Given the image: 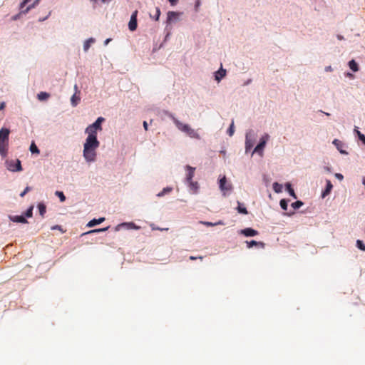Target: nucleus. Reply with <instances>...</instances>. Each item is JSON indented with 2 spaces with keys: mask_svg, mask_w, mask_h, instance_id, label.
<instances>
[{
  "mask_svg": "<svg viewBox=\"0 0 365 365\" xmlns=\"http://www.w3.org/2000/svg\"><path fill=\"white\" fill-rule=\"evenodd\" d=\"M225 75H226V70L223 69L221 67L220 69L215 73V80L219 82L221 81V79L222 78L225 77Z\"/></svg>",
  "mask_w": 365,
  "mask_h": 365,
  "instance_id": "14",
  "label": "nucleus"
},
{
  "mask_svg": "<svg viewBox=\"0 0 365 365\" xmlns=\"http://www.w3.org/2000/svg\"><path fill=\"white\" fill-rule=\"evenodd\" d=\"M94 41H95V39L93 38H90L88 40H86L83 43L84 51L86 52L89 49L91 43H94Z\"/></svg>",
  "mask_w": 365,
  "mask_h": 365,
  "instance_id": "19",
  "label": "nucleus"
},
{
  "mask_svg": "<svg viewBox=\"0 0 365 365\" xmlns=\"http://www.w3.org/2000/svg\"><path fill=\"white\" fill-rule=\"evenodd\" d=\"M177 16H178V13H176L175 11H168L167 21L169 23L173 20V19H175Z\"/></svg>",
  "mask_w": 365,
  "mask_h": 365,
  "instance_id": "26",
  "label": "nucleus"
},
{
  "mask_svg": "<svg viewBox=\"0 0 365 365\" xmlns=\"http://www.w3.org/2000/svg\"><path fill=\"white\" fill-rule=\"evenodd\" d=\"M32 0H24L20 4V14H26L31 9L34 8L39 2L40 0H35L32 4H30Z\"/></svg>",
  "mask_w": 365,
  "mask_h": 365,
  "instance_id": "4",
  "label": "nucleus"
},
{
  "mask_svg": "<svg viewBox=\"0 0 365 365\" xmlns=\"http://www.w3.org/2000/svg\"><path fill=\"white\" fill-rule=\"evenodd\" d=\"M108 229V227H105V228H101V229H95V230H90V231L84 233L83 235H88V234H92V233L104 232V231H106Z\"/></svg>",
  "mask_w": 365,
  "mask_h": 365,
  "instance_id": "28",
  "label": "nucleus"
},
{
  "mask_svg": "<svg viewBox=\"0 0 365 365\" xmlns=\"http://www.w3.org/2000/svg\"><path fill=\"white\" fill-rule=\"evenodd\" d=\"M219 184L220 188L223 192L224 195L226 194V192L230 191L232 190V185L227 183V180L225 176L220 180Z\"/></svg>",
  "mask_w": 365,
  "mask_h": 365,
  "instance_id": "8",
  "label": "nucleus"
},
{
  "mask_svg": "<svg viewBox=\"0 0 365 365\" xmlns=\"http://www.w3.org/2000/svg\"><path fill=\"white\" fill-rule=\"evenodd\" d=\"M56 195L59 197L61 202H64L66 200V197L63 192L56 191Z\"/></svg>",
  "mask_w": 365,
  "mask_h": 365,
  "instance_id": "35",
  "label": "nucleus"
},
{
  "mask_svg": "<svg viewBox=\"0 0 365 365\" xmlns=\"http://www.w3.org/2000/svg\"><path fill=\"white\" fill-rule=\"evenodd\" d=\"M252 145L251 143H250L248 138H247V136L246 137V149H248L250 148V147H252Z\"/></svg>",
  "mask_w": 365,
  "mask_h": 365,
  "instance_id": "40",
  "label": "nucleus"
},
{
  "mask_svg": "<svg viewBox=\"0 0 365 365\" xmlns=\"http://www.w3.org/2000/svg\"><path fill=\"white\" fill-rule=\"evenodd\" d=\"M234 132H235V130H234V123L232 121L231 125H230V128L227 130V133H228V135L230 136H232L233 135Z\"/></svg>",
  "mask_w": 365,
  "mask_h": 365,
  "instance_id": "36",
  "label": "nucleus"
},
{
  "mask_svg": "<svg viewBox=\"0 0 365 365\" xmlns=\"http://www.w3.org/2000/svg\"><path fill=\"white\" fill-rule=\"evenodd\" d=\"M75 93L71 98V103L73 107H76L81 101L80 91L78 90V86H74Z\"/></svg>",
  "mask_w": 365,
  "mask_h": 365,
  "instance_id": "7",
  "label": "nucleus"
},
{
  "mask_svg": "<svg viewBox=\"0 0 365 365\" xmlns=\"http://www.w3.org/2000/svg\"><path fill=\"white\" fill-rule=\"evenodd\" d=\"M33 215V206H31L26 212L25 216L27 217H31Z\"/></svg>",
  "mask_w": 365,
  "mask_h": 365,
  "instance_id": "37",
  "label": "nucleus"
},
{
  "mask_svg": "<svg viewBox=\"0 0 365 365\" xmlns=\"http://www.w3.org/2000/svg\"><path fill=\"white\" fill-rule=\"evenodd\" d=\"M152 230H168V228H165V229H160V228H155L154 227H152Z\"/></svg>",
  "mask_w": 365,
  "mask_h": 365,
  "instance_id": "49",
  "label": "nucleus"
},
{
  "mask_svg": "<svg viewBox=\"0 0 365 365\" xmlns=\"http://www.w3.org/2000/svg\"><path fill=\"white\" fill-rule=\"evenodd\" d=\"M205 224L207 226H213V225H224V223L221 221H219L217 223H212V222H205Z\"/></svg>",
  "mask_w": 365,
  "mask_h": 365,
  "instance_id": "39",
  "label": "nucleus"
},
{
  "mask_svg": "<svg viewBox=\"0 0 365 365\" xmlns=\"http://www.w3.org/2000/svg\"><path fill=\"white\" fill-rule=\"evenodd\" d=\"M30 151L31 152V153H36V154H38L40 152L39 149L37 148V146L36 145V144L34 142L30 145Z\"/></svg>",
  "mask_w": 365,
  "mask_h": 365,
  "instance_id": "29",
  "label": "nucleus"
},
{
  "mask_svg": "<svg viewBox=\"0 0 365 365\" xmlns=\"http://www.w3.org/2000/svg\"><path fill=\"white\" fill-rule=\"evenodd\" d=\"M238 206L237 207L239 213L247 215L248 213L246 207H243L240 202H237Z\"/></svg>",
  "mask_w": 365,
  "mask_h": 365,
  "instance_id": "25",
  "label": "nucleus"
},
{
  "mask_svg": "<svg viewBox=\"0 0 365 365\" xmlns=\"http://www.w3.org/2000/svg\"><path fill=\"white\" fill-rule=\"evenodd\" d=\"M303 204L304 203L302 201L297 200L293 202L291 205L294 210H297L299 209L301 206H302Z\"/></svg>",
  "mask_w": 365,
  "mask_h": 365,
  "instance_id": "33",
  "label": "nucleus"
},
{
  "mask_svg": "<svg viewBox=\"0 0 365 365\" xmlns=\"http://www.w3.org/2000/svg\"><path fill=\"white\" fill-rule=\"evenodd\" d=\"M327 115H329V113H324Z\"/></svg>",
  "mask_w": 365,
  "mask_h": 365,
  "instance_id": "58",
  "label": "nucleus"
},
{
  "mask_svg": "<svg viewBox=\"0 0 365 365\" xmlns=\"http://www.w3.org/2000/svg\"><path fill=\"white\" fill-rule=\"evenodd\" d=\"M105 220V218L104 217H101V218H98V219H93L92 220H91L88 224H87V226L89 227H94L97 225H99L101 224V222H103V221Z\"/></svg>",
  "mask_w": 365,
  "mask_h": 365,
  "instance_id": "17",
  "label": "nucleus"
},
{
  "mask_svg": "<svg viewBox=\"0 0 365 365\" xmlns=\"http://www.w3.org/2000/svg\"><path fill=\"white\" fill-rule=\"evenodd\" d=\"M11 220L16 222H20V223H26L27 222V220L25 218V217L22 216V215L14 216V217H11Z\"/></svg>",
  "mask_w": 365,
  "mask_h": 365,
  "instance_id": "21",
  "label": "nucleus"
},
{
  "mask_svg": "<svg viewBox=\"0 0 365 365\" xmlns=\"http://www.w3.org/2000/svg\"><path fill=\"white\" fill-rule=\"evenodd\" d=\"M38 210H39V214L41 215V216L42 217H43L44 214L46 213V205L43 203L40 202L38 205Z\"/></svg>",
  "mask_w": 365,
  "mask_h": 365,
  "instance_id": "22",
  "label": "nucleus"
},
{
  "mask_svg": "<svg viewBox=\"0 0 365 365\" xmlns=\"http://www.w3.org/2000/svg\"><path fill=\"white\" fill-rule=\"evenodd\" d=\"M325 71H331V66H327L325 68Z\"/></svg>",
  "mask_w": 365,
  "mask_h": 365,
  "instance_id": "51",
  "label": "nucleus"
},
{
  "mask_svg": "<svg viewBox=\"0 0 365 365\" xmlns=\"http://www.w3.org/2000/svg\"><path fill=\"white\" fill-rule=\"evenodd\" d=\"M143 127H144V128H145V130H148V123H147V122H146V121H144V122H143Z\"/></svg>",
  "mask_w": 365,
  "mask_h": 365,
  "instance_id": "48",
  "label": "nucleus"
},
{
  "mask_svg": "<svg viewBox=\"0 0 365 365\" xmlns=\"http://www.w3.org/2000/svg\"><path fill=\"white\" fill-rule=\"evenodd\" d=\"M100 142L97 138H86L83 145V155L88 162H94L96 159V149L99 147Z\"/></svg>",
  "mask_w": 365,
  "mask_h": 365,
  "instance_id": "1",
  "label": "nucleus"
},
{
  "mask_svg": "<svg viewBox=\"0 0 365 365\" xmlns=\"http://www.w3.org/2000/svg\"><path fill=\"white\" fill-rule=\"evenodd\" d=\"M202 258H203V257H201V256L198 257V259H202ZM197 259V257H194V256H190V260H195V259Z\"/></svg>",
  "mask_w": 365,
  "mask_h": 365,
  "instance_id": "46",
  "label": "nucleus"
},
{
  "mask_svg": "<svg viewBox=\"0 0 365 365\" xmlns=\"http://www.w3.org/2000/svg\"><path fill=\"white\" fill-rule=\"evenodd\" d=\"M340 153H345V152H344V151H343L342 150H340Z\"/></svg>",
  "mask_w": 365,
  "mask_h": 365,
  "instance_id": "57",
  "label": "nucleus"
},
{
  "mask_svg": "<svg viewBox=\"0 0 365 365\" xmlns=\"http://www.w3.org/2000/svg\"><path fill=\"white\" fill-rule=\"evenodd\" d=\"M286 189H287V190L288 191V192L289 193V195L291 196H292L295 199L297 198V195H296V194L294 192V189L292 187V185H291L290 183H287L286 184Z\"/></svg>",
  "mask_w": 365,
  "mask_h": 365,
  "instance_id": "23",
  "label": "nucleus"
},
{
  "mask_svg": "<svg viewBox=\"0 0 365 365\" xmlns=\"http://www.w3.org/2000/svg\"><path fill=\"white\" fill-rule=\"evenodd\" d=\"M6 168L12 172L21 171L22 170L19 160H8L6 161Z\"/></svg>",
  "mask_w": 365,
  "mask_h": 365,
  "instance_id": "5",
  "label": "nucleus"
},
{
  "mask_svg": "<svg viewBox=\"0 0 365 365\" xmlns=\"http://www.w3.org/2000/svg\"><path fill=\"white\" fill-rule=\"evenodd\" d=\"M111 0H101L103 4H108Z\"/></svg>",
  "mask_w": 365,
  "mask_h": 365,
  "instance_id": "52",
  "label": "nucleus"
},
{
  "mask_svg": "<svg viewBox=\"0 0 365 365\" xmlns=\"http://www.w3.org/2000/svg\"><path fill=\"white\" fill-rule=\"evenodd\" d=\"M333 143H334V145H336V147H337V148H338V149H339V144H341V142H340L339 140L335 139V140L333 141Z\"/></svg>",
  "mask_w": 365,
  "mask_h": 365,
  "instance_id": "43",
  "label": "nucleus"
},
{
  "mask_svg": "<svg viewBox=\"0 0 365 365\" xmlns=\"http://www.w3.org/2000/svg\"><path fill=\"white\" fill-rule=\"evenodd\" d=\"M335 177L340 180H342L344 179V176L341 173H336Z\"/></svg>",
  "mask_w": 365,
  "mask_h": 365,
  "instance_id": "41",
  "label": "nucleus"
},
{
  "mask_svg": "<svg viewBox=\"0 0 365 365\" xmlns=\"http://www.w3.org/2000/svg\"><path fill=\"white\" fill-rule=\"evenodd\" d=\"M5 106H6V103H5V102H1V103H0V110H4V109L5 108Z\"/></svg>",
  "mask_w": 365,
  "mask_h": 365,
  "instance_id": "45",
  "label": "nucleus"
},
{
  "mask_svg": "<svg viewBox=\"0 0 365 365\" xmlns=\"http://www.w3.org/2000/svg\"><path fill=\"white\" fill-rule=\"evenodd\" d=\"M168 115L173 120L176 127L182 132L186 133L192 138L200 139V135L196 130L192 129L188 124H184L178 120L172 113H168Z\"/></svg>",
  "mask_w": 365,
  "mask_h": 365,
  "instance_id": "2",
  "label": "nucleus"
},
{
  "mask_svg": "<svg viewBox=\"0 0 365 365\" xmlns=\"http://www.w3.org/2000/svg\"><path fill=\"white\" fill-rule=\"evenodd\" d=\"M246 243L247 245V247L248 248H251L253 246H259L262 248L264 247V243L262 242H257L255 240H252V241H246Z\"/></svg>",
  "mask_w": 365,
  "mask_h": 365,
  "instance_id": "16",
  "label": "nucleus"
},
{
  "mask_svg": "<svg viewBox=\"0 0 365 365\" xmlns=\"http://www.w3.org/2000/svg\"><path fill=\"white\" fill-rule=\"evenodd\" d=\"M50 97V94L46 92H40L37 95V98L39 101H46Z\"/></svg>",
  "mask_w": 365,
  "mask_h": 365,
  "instance_id": "20",
  "label": "nucleus"
},
{
  "mask_svg": "<svg viewBox=\"0 0 365 365\" xmlns=\"http://www.w3.org/2000/svg\"><path fill=\"white\" fill-rule=\"evenodd\" d=\"M279 205L282 210H287L288 203L286 200H284V199L281 200L279 202Z\"/></svg>",
  "mask_w": 365,
  "mask_h": 365,
  "instance_id": "31",
  "label": "nucleus"
},
{
  "mask_svg": "<svg viewBox=\"0 0 365 365\" xmlns=\"http://www.w3.org/2000/svg\"><path fill=\"white\" fill-rule=\"evenodd\" d=\"M51 230H61L62 232H63V230H62V228H61V227L60 225H55V226H53V227H51Z\"/></svg>",
  "mask_w": 365,
  "mask_h": 365,
  "instance_id": "42",
  "label": "nucleus"
},
{
  "mask_svg": "<svg viewBox=\"0 0 365 365\" xmlns=\"http://www.w3.org/2000/svg\"><path fill=\"white\" fill-rule=\"evenodd\" d=\"M269 138V135L268 134H265L264 136H262L260 139V142L259 144L255 147L254 152L257 153L259 155L262 154V150L267 143V141Z\"/></svg>",
  "mask_w": 365,
  "mask_h": 365,
  "instance_id": "6",
  "label": "nucleus"
},
{
  "mask_svg": "<svg viewBox=\"0 0 365 365\" xmlns=\"http://www.w3.org/2000/svg\"><path fill=\"white\" fill-rule=\"evenodd\" d=\"M90 1H91V2L93 3V7L95 8L96 7V4L97 3V0H90Z\"/></svg>",
  "mask_w": 365,
  "mask_h": 365,
  "instance_id": "50",
  "label": "nucleus"
},
{
  "mask_svg": "<svg viewBox=\"0 0 365 365\" xmlns=\"http://www.w3.org/2000/svg\"><path fill=\"white\" fill-rule=\"evenodd\" d=\"M99 131L93 128L91 125H89L85 130V133L88 134L87 138H97V132Z\"/></svg>",
  "mask_w": 365,
  "mask_h": 365,
  "instance_id": "11",
  "label": "nucleus"
},
{
  "mask_svg": "<svg viewBox=\"0 0 365 365\" xmlns=\"http://www.w3.org/2000/svg\"><path fill=\"white\" fill-rule=\"evenodd\" d=\"M337 38L339 40H342L344 38V37L342 36H341V35H337Z\"/></svg>",
  "mask_w": 365,
  "mask_h": 365,
  "instance_id": "54",
  "label": "nucleus"
},
{
  "mask_svg": "<svg viewBox=\"0 0 365 365\" xmlns=\"http://www.w3.org/2000/svg\"><path fill=\"white\" fill-rule=\"evenodd\" d=\"M172 6H175L179 0H168Z\"/></svg>",
  "mask_w": 365,
  "mask_h": 365,
  "instance_id": "44",
  "label": "nucleus"
},
{
  "mask_svg": "<svg viewBox=\"0 0 365 365\" xmlns=\"http://www.w3.org/2000/svg\"><path fill=\"white\" fill-rule=\"evenodd\" d=\"M31 190V187L27 186L25 190L20 194L21 197H24L28 192Z\"/></svg>",
  "mask_w": 365,
  "mask_h": 365,
  "instance_id": "38",
  "label": "nucleus"
},
{
  "mask_svg": "<svg viewBox=\"0 0 365 365\" xmlns=\"http://www.w3.org/2000/svg\"><path fill=\"white\" fill-rule=\"evenodd\" d=\"M137 14L138 11L135 10L130 16V19L128 24V28L131 31H135L137 28Z\"/></svg>",
  "mask_w": 365,
  "mask_h": 365,
  "instance_id": "9",
  "label": "nucleus"
},
{
  "mask_svg": "<svg viewBox=\"0 0 365 365\" xmlns=\"http://www.w3.org/2000/svg\"><path fill=\"white\" fill-rule=\"evenodd\" d=\"M199 5H200V2L197 1L196 3V7L199 6Z\"/></svg>",
  "mask_w": 365,
  "mask_h": 365,
  "instance_id": "56",
  "label": "nucleus"
},
{
  "mask_svg": "<svg viewBox=\"0 0 365 365\" xmlns=\"http://www.w3.org/2000/svg\"><path fill=\"white\" fill-rule=\"evenodd\" d=\"M277 186H279V184H278V183H277V182H276V183H274V190H275L277 192H279V190H277Z\"/></svg>",
  "mask_w": 365,
  "mask_h": 365,
  "instance_id": "47",
  "label": "nucleus"
},
{
  "mask_svg": "<svg viewBox=\"0 0 365 365\" xmlns=\"http://www.w3.org/2000/svg\"><path fill=\"white\" fill-rule=\"evenodd\" d=\"M356 247L361 251H365V245L364 244V242L361 240H356Z\"/></svg>",
  "mask_w": 365,
  "mask_h": 365,
  "instance_id": "32",
  "label": "nucleus"
},
{
  "mask_svg": "<svg viewBox=\"0 0 365 365\" xmlns=\"http://www.w3.org/2000/svg\"><path fill=\"white\" fill-rule=\"evenodd\" d=\"M160 14H161V12H160V8L156 7V9H155V15H154V16H152V15L150 14V17H151V18H153V19H154L155 21H158V20H159V18H160Z\"/></svg>",
  "mask_w": 365,
  "mask_h": 365,
  "instance_id": "30",
  "label": "nucleus"
},
{
  "mask_svg": "<svg viewBox=\"0 0 365 365\" xmlns=\"http://www.w3.org/2000/svg\"><path fill=\"white\" fill-rule=\"evenodd\" d=\"M354 130L356 133L359 140H361L365 145V135L362 134L360 131H359L357 129H355Z\"/></svg>",
  "mask_w": 365,
  "mask_h": 365,
  "instance_id": "34",
  "label": "nucleus"
},
{
  "mask_svg": "<svg viewBox=\"0 0 365 365\" xmlns=\"http://www.w3.org/2000/svg\"><path fill=\"white\" fill-rule=\"evenodd\" d=\"M240 233L246 237H253L258 235V231L248 227L240 230Z\"/></svg>",
  "mask_w": 365,
  "mask_h": 365,
  "instance_id": "10",
  "label": "nucleus"
},
{
  "mask_svg": "<svg viewBox=\"0 0 365 365\" xmlns=\"http://www.w3.org/2000/svg\"><path fill=\"white\" fill-rule=\"evenodd\" d=\"M189 187L191 190H192L193 193H196L199 188V185L197 182H193L192 180L187 182Z\"/></svg>",
  "mask_w": 365,
  "mask_h": 365,
  "instance_id": "18",
  "label": "nucleus"
},
{
  "mask_svg": "<svg viewBox=\"0 0 365 365\" xmlns=\"http://www.w3.org/2000/svg\"><path fill=\"white\" fill-rule=\"evenodd\" d=\"M333 187V185L329 180H327V186L325 190L322 192V197H326L327 195H329Z\"/></svg>",
  "mask_w": 365,
  "mask_h": 365,
  "instance_id": "15",
  "label": "nucleus"
},
{
  "mask_svg": "<svg viewBox=\"0 0 365 365\" xmlns=\"http://www.w3.org/2000/svg\"><path fill=\"white\" fill-rule=\"evenodd\" d=\"M349 66L350 69H351L354 72H356L359 70L358 65L354 60L350 61L349 62Z\"/></svg>",
  "mask_w": 365,
  "mask_h": 365,
  "instance_id": "24",
  "label": "nucleus"
},
{
  "mask_svg": "<svg viewBox=\"0 0 365 365\" xmlns=\"http://www.w3.org/2000/svg\"><path fill=\"white\" fill-rule=\"evenodd\" d=\"M173 190L172 187H167L165 188H164L161 192H160L157 196L158 197H163V195H165L166 193H168L170 192H171Z\"/></svg>",
  "mask_w": 365,
  "mask_h": 365,
  "instance_id": "27",
  "label": "nucleus"
},
{
  "mask_svg": "<svg viewBox=\"0 0 365 365\" xmlns=\"http://www.w3.org/2000/svg\"><path fill=\"white\" fill-rule=\"evenodd\" d=\"M109 41H110L109 38L106 39V41H105V45H107Z\"/></svg>",
  "mask_w": 365,
  "mask_h": 365,
  "instance_id": "55",
  "label": "nucleus"
},
{
  "mask_svg": "<svg viewBox=\"0 0 365 365\" xmlns=\"http://www.w3.org/2000/svg\"><path fill=\"white\" fill-rule=\"evenodd\" d=\"M105 120V118L103 117H98L97 120L92 124H91L93 128L99 131L102 130V123Z\"/></svg>",
  "mask_w": 365,
  "mask_h": 365,
  "instance_id": "13",
  "label": "nucleus"
},
{
  "mask_svg": "<svg viewBox=\"0 0 365 365\" xmlns=\"http://www.w3.org/2000/svg\"><path fill=\"white\" fill-rule=\"evenodd\" d=\"M19 14H18V15H16V16H13V17H12V19H13V20H16V19L19 18Z\"/></svg>",
  "mask_w": 365,
  "mask_h": 365,
  "instance_id": "53",
  "label": "nucleus"
},
{
  "mask_svg": "<svg viewBox=\"0 0 365 365\" xmlns=\"http://www.w3.org/2000/svg\"><path fill=\"white\" fill-rule=\"evenodd\" d=\"M186 170H187V176H186L187 182L192 180V178L194 177L195 168H192V167H191L190 165H187L186 166Z\"/></svg>",
  "mask_w": 365,
  "mask_h": 365,
  "instance_id": "12",
  "label": "nucleus"
},
{
  "mask_svg": "<svg viewBox=\"0 0 365 365\" xmlns=\"http://www.w3.org/2000/svg\"><path fill=\"white\" fill-rule=\"evenodd\" d=\"M9 133L8 128H2L0 130V155L2 158L6 157L8 154Z\"/></svg>",
  "mask_w": 365,
  "mask_h": 365,
  "instance_id": "3",
  "label": "nucleus"
}]
</instances>
